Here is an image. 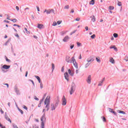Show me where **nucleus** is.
<instances>
[{
	"mask_svg": "<svg viewBox=\"0 0 128 128\" xmlns=\"http://www.w3.org/2000/svg\"><path fill=\"white\" fill-rule=\"evenodd\" d=\"M50 96H47L44 102V104H46V108H50Z\"/></svg>",
	"mask_w": 128,
	"mask_h": 128,
	"instance_id": "1",
	"label": "nucleus"
},
{
	"mask_svg": "<svg viewBox=\"0 0 128 128\" xmlns=\"http://www.w3.org/2000/svg\"><path fill=\"white\" fill-rule=\"evenodd\" d=\"M76 88V85L74 82H72L71 85L70 90V95L72 94L74 92Z\"/></svg>",
	"mask_w": 128,
	"mask_h": 128,
	"instance_id": "2",
	"label": "nucleus"
},
{
	"mask_svg": "<svg viewBox=\"0 0 128 128\" xmlns=\"http://www.w3.org/2000/svg\"><path fill=\"white\" fill-rule=\"evenodd\" d=\"M46 114H44L40 118L41 122V128H44V122H46Z\"/></svg>",
	"mask_w": 128,
	"mask_h": 128,
	"instance_id": "3",
	"label": "nucleus"
},
{
	"mask_svg": "<svg viewBox=\"0 0 128 128\" xmlns=\"http://www.w3.org/2000/svg\"><path fill=\"white\" fill-rule=\"evenodd\" d=\"M70 57L68 56H66V61L67 62H70V64H72V62H76V59L74 56L72 57V60H70Z\"/></svg>",
	"mask_w": 128,
	"mask_h": 128,
	"instance_id": "4",
	"label": "nucleus"
},
{
	"mask_svg": "<svg viewBox=\"0 0 128 128\" xmlns=\"http://www.w3.org/2000/svg\"><path fill=\"white\" fill-rule=\"evenodd\" d=\"M64 76L65 80H66L67 82H68V80H70V79L68 78L70 75H68V72H66L64 74Z\"/></svg>",
	"mask_w": 128,
	"mask_h": 128,
	"instance_id": "5",
	"label": "nucleus"
},
{
	"mask_svg": "<svg viewBox=\"0 0 128 128\" xmlns=\"http://www.w3.org/2000/svg\"><path fill=\"white\" fill-rule=\"evenodd\" d=\"M66 99L64 96L62 98V105L66 106Z\"/></svg>",
	"mask_w": 128,
	"mask_h": 128,
	"instance_id": "6",
	"label": "nucleus"
},
{
	"mask_svg": "<svg viewBox=\"0 0 128 128\" xmlns=\"http://www.w3.org/2000/svg\"><path fill=\"white\" fill-rule=\"evenodd\" d=\"M10 68V66L4 64L3 66H2V70L4 68V70H8Z\"/></svg>",
	"mask_w": 128,
	"mask_h": 128,
	"instance_id": "7",
	"label": "nucleus"
},
{
	"mask_svg": "<svg viewBox=\"0 0 128 128\" xmlns=\"http://www.w3.org/2000/svg\"><path fill=\"white\" fill-rule=\"evenodd\" d=\"M14 90H15V92H16L18 96H20V90H18V87H16V86L14 87Z\"/></svg>",
	"mask_w": 128,
	"mask_h": 128,
	"instance_id": "8",
	"label": "nucleus"
},
{
	"mask_svg": "<svg viewBox=\"0 0 128 128\" xmlns=\"http://www.w3.org/2000/svg\"><path fill=\"white\" fill-rule=\"evenodd\" d=\"M68 73L71 76H74V72L72 71L70 69L68 70Z\"/></svg>",
	"mask_w": 128,
	"mask_h": 128,
	"instance_id": "9",
	"label": "nucleus"
},
{
	"mask_svg": "<svg viewBox=\"0 0 128 128\" xmlns=\"http://www.w3.org/2000/svg\"><path fill=\"white\" fill-rule=\"evenodd\" d=\"M94 60V58H92V57H90V58L87 59L88 62H89L90 64Z\"/></svg>",
	"mask_w": 128,
	"mask_h": 128,
	"instance_id": "10",
	"label": "nucleus"
},
{
	"mask_svg": "<svg viewBox=\"0 0 128 128\" xmlns=\"http://www.w3.org/2000/svg\"><path fill=\"white\" fill-rule=\"evenodd\" d=\"M86 82H88V84H90L91 82H92V76L90 75L86 80Z\"/></svg>",
	"mask_w": 128,
	"mask_h": 128,
	"instance_id": "11",
	"label": "nucleus"
},
{
	"mask_svg": "<svg viewBox=\"0 0 128 128\" xmlns=\"http://www.w3.org/2000/svg\"><path fill=\"white\" fill-rule=\"evenodd\" d=\"M50 12H54V9L47 10V11H46L47 14H50Z\"/></svg>",
	"mask_w": 128,
	"mask_h": 128,
	"instance_id": "12",
	"label": "nucleus"
},
{
	"mask_svg": "<svg viewBox=\"0 0 128 128\" xmlns=\"http://www.w3.org/2000/svg\"><path fill=\"white\" fill-rule=\"evenodd\" d=\"M5 118L6 120L8 122H10V124H12V120L8 118V114H5Z\"/></svg>",
	"mask_w": 128,
	"mask_h": 128,
	"instance_id": "13",
	"label": "nucleus"
},
{
	"mask_svg": "<svg viewBox=\"0 0 128 128\" xmlns=\"http://www.w3.org/2000/svg\"><path fill=\"white\" fill-rule=\"evenodd\" d=\"M58 104H60V99L58 98L56 100V102L55 103V104H54L55 106V108H58Z\"/></svg>",
	"mask_w": 128,
	"mask_h": 128,
	"instance_id": "14",
	"label": "nucleus"
},
{
	"mask_svg": "<svg viewBox=\"0 0 128 128\" xmlns=\"http://www.w3.org/2000/svg\"><path fill=\"white\" fill-rule=\"evenodd\" d=\"M72 62L74 64V66L76 68H78V63H76V60H75V61Z\"/></svg>",
	"mask_w": 128,
	"mask_h": 128,
	"instance_id": "15",
	"label": "nucleus"
},
{
	"mask_svg": "<svg viewBox=\"0 0 128 128\" xmlns=\"http://www.w3.org/2000/svg\"><path fill=\"white\" fill-rule=\"evenodd\" d=\"M69 38H68V36H66L63 39V42H68V40Z\"/></svg>",
	"mask_w": 128,
	"mask_h": 128,
	"instance_id": "16",
	"label": "nucleus"
},
{
	"mask_svg": "<svg viewBox=\"0 0 128 128\" xmlns=\"http://www.w3.org/2000/svg\"><path fill=\"white\" fill-rule=\"evenodd\" d=\"M50 106H51V110H56V106L54 105V104H50Z\"/></svg>",
	"mask_w": 128,
	"mask_h": 128,
	"instance_id": "17",
	"label": "nucleus"
},
{
	"mask_svg": "<svg viewBox=\"0 0 128 128\" xmlns=\"http://www.w3.org/2000/svg\"><path fill=\"white\" fill-rule=\"evenodd\" d=\"M34 76L36 78V80H38L39 84H40L42 82L40 80V76Z\"/></svg>",
	"mask_w": 128,
	"mask_h": 128,
	"instance_id": "18",
	"label": "nucleus"
},
{
	"mask_svg": "<svg viewBox=\"0 0 128 128\" xmlns=\"http://www.w3.org/2000/svg\"><path fill=\"white\" fill-rule=\"evenodd\" d=\"M90 18H91L93 22H96V17L92 15V16H90Z\"/></svg>",
	"mask_w": 128,
	"mask_h": 128,
	"instance_id": "19",
	"label": "nucleus"
},
{
	"mask_svg": "<svg viewBox=\"0 0 128 128\" xmlns=\"http://www.w3.org/2000/svg\"><path fill=\"white\" fill-rule=\"evenodd\" d=\"M117 112H118V114H126V112H124V111L122 110H116Z\"/></svg>",
	"mask_w": 128,
	"mask_h": 128,
	"instance_id": "20",
	"label": "nucleus"
},
{
	"mask_svg": "<svg viewBox=\"0 0 128 128\" xmlns=\"http://www.w3.org/2000/svg\"><path fill=\"white\" fill-rule=\"evenodd\" d=\"M104 82V78L102 80V81L100 82L98 86H102V82Z\"/></svg>",
	"mask_w": 128,
	"mask_h": 128,
	"instance_id": "21",
	"label": "nucleus"
},
{
	"mask_svg": "<svg viewBox=\"0 0 128 128\" xmlns=\"http://www.w3.org/2000/svg\"><path fill=\"white\" fill-rule=\"evenodd\" d=\"M42 26H44L43 24H38V26H37V28L40 30V29L42 28Z\"/></svg>",
	"mask_w": 128,
	"mask_h": 128,
	"instance_id": "22",
	"label": "nucleus"
},
{
	"mask_svg": "<svg viewBox=\"0 0 128 128\" xmlns=\"http://www.w3.org/2000/svg\"><path fill=\"white\" fill-rule=\"evenodd\" d=\"M4 58H5L6 62H10V59L8 58V57L6 56H4Z\"/></svg>",
	"mask_w": 128,
	"mask_h": 128,
	"instance_id": "23",
	"label": "nucleus"
},
{
	"mask_svg": "<svg viewBox=\"0 0 128 128\" xmlns=\"http://www.w3.org/2000/svg\"><path fill=\"white\" fill-rule=\"evenodd\" d=\"M110 62H112V64H114V58H111L110 60Z\"/></svg>",
	"mask_w": 128,
	"mask_h": 128,
	"instance_id": "24",
	"label": "nucleus"
},
{
	"mask_svg": "<svg viewBox=\"0 0 128 128\" xmlns=\"http://www.w3.org/2000/svg\"><path fill=\"white\" fill-rule=\"evenodd\" d=\"M90 4H92V6H94V0H91L90 1Z\"/></svg>",
	"mask_w": 128,
	"mask_h": 128,
	"instance_id": "25",
	"label": "nucleus"
},
{
	"mask_svg": "<svg viewBox=\"0 0 128 128\" xmlns=\"http://www.w3.org/2000/svg\"><path fill=\"white\" fill-rule=\"evenodd\" d=\"M110 48H113L114 50H115L116 52H118V48H116V47L115 46L113 47H110Z\"/></svg>",
	"mask_w": 128,
	"mask_h": 128,
	"instance_id": "26",
	"label": "nucleus"
},
{
	"mask_svg": "<svg viewBox=\"0 0 128 128\" xmlns=\"http://www.w3.org/2000/svg\"><path fill=\"white\" fill-rule=\"evenodd\" d=\"M113 36H114V38H116L118 36V34H116V33H114L113 34Z\"/></svg>",
	"mask_w": 128,
	"mask_h": 128,
	"instance_id": "27",
	"label": "nucleus"
},
{
	"mask_svg": "<svg viewBox=\"0 0 128 128\" xmlns=\"http://www.w3.org/2000/svg\"><path fill=\"white\" fill-rule=\"evenodd\" d=\"M18 110H19L21 114H24V111L22 110L20 108H18Z\"/></svg>",
	"mask_w": 128,
	"mask_h": 128,
	"instance_id": "28",
	"label": "nucleus"
},
{
	"mask_svg": "<svg viewBox=\"0 0 128 128\" xmlns=\"http://www.w3.org/2000/svg\"><path fill=\"white\" fill-rule=\"evenodd\" d=\"M108 110H109L110 112H114V109L108 108Z\"/></svg>",
	"mask_w": 128,
	"mask_h": 128,
	"instance_id": "29",
	"label": "nucleus"
},
{
	"mask_svg": "<svg viewBox=\"0 0 128 128\" xmlns=\"http://www.w3.org/2000/svg\"><path fill=\"white\" fill-rule=\"evenodd\" d=\"M114 9V6H109V10H112Z\"/></svg>",
	"mask_w": 128,
	"mask_h": 128,
	"instance_id": "30",
	"label": "nucleus"
},
{
	"mask_svg": "<svg viewBox=\"0 0 128 128\" xmlns=\"http://www.w3.org/2000/svg\"><path fill=\"white\" fill-rule=\"evenodd\" d=\"M10 38L8 39L6 42L4 44V46H8V44L10 42Z\"/></svg>",
	"mask_w": 128,
	"mask_h": 128,
	"instance_id": "31",
	"label": "nucleus"
},
{
	"mask_svg": "<svg viewBox=\"0 0 128 128\" xmlns=\"http://www.w3.org/2000/svg\"><path fill=\"white\" fill-rule=\"evenodd\" d=\"M11 22H16L17 20L16 18L11 19L10 20Z\"/></svg>",
	"mask_w": 128,
	"mask_h": 128,
	"instance_id": "32",
	"label": "nucleus"
},
{
	"mask_svg": "<svg viewBox=\"0 0 128 128\" xmlns=\"http://www.w3.org/2000/svg\"><path fill=\"white\" fill-rule=\"evenodd\" d=\"M52 72H54V63H52Z\"/></svg>",
	"mask_w": 128,
	"mask_h": 128,
	"instance_id": "33",
	"label": "nucleus"
},
{
	"mask_svg": "<svg viewBox=\"0 0 128 128\" xmlns=\"http://www.w3.org/2000/svg\"><path fill=\"white\" fill-rule=\"evenodd\" d=\"M90 63H89L88 62L86 63V64L85 65V68H86L88 66H90Z\"/></svg>",
	"mask_w": 128,
	"mask_h": 128,
	"instance_id": "34",
	"label": "nucleus"
},
{
	"mask_svg": "<svg viewBox=\"0 0 128 128\" xmlns=\"http://www.w3.org/2000/svg\"><path fill=\"white\" fill-rule=\"evenodd\" d=\"M76 30H74V31L71 32V33L70 34V36H72V34H76Z\"/></svg>",
	"mask_w": 128,
	"mask_h": 128,
	"instance_id": "35",
	"label": "nucleus"
},
{
	"mask_svg": "<svg viewBox=\"0 0 128 128\" xmlns=\"http://www.w3.org/2000/svg\"><path fill=\"white\" fill-rule=\"evenodd\" d=\"M118 6H122V2L118 1Z\"/></svg>",
	"mask_w": 128,
	"mask_h": 128,
	"instance_id": "36",
	"label": "nucleus"
},
{
	"mask_svg": "<svg viewBox=\"0 0 128 128\" xmlns=\"http://www.w3.org/2000/svg\"><path fill=\"white\" fill-rule=\"evenodd\" d=\"M57 24H58L56 23V22H53V24H52V26H56Z\"/></svg>",
	"mask_w": 128,
	"mask_h": 128,
	"instance_id": "37",
	"label": "nucleus"
},
{
	"mask_svg": "<svg viewBox=\"0 0 128 128\" xmlns=\"http://www.w3.org/2000/svg\"><path fill=\"white\" fill-rule=\"evenodd\" d=\"M61 72H64V66H62Z\"/></svg>",
	"mask_w": 128,
	"mask_h": 128,
	"instance_id": "38",
	"label": "nucleus"
},
{
	"mask_svg": "<svg viewBox=\"0 0 128 128\" xmlns=\"http://www.w3.org/2000/svg\"><path fill=\"white\" fill-rule=\"evenodd\" d=\"M24 30L26 31V34H30V32L28 31V28H24Z\"/></svg>",
	"mask_w": 128,
	"mask_h": 128,
	"instance_id": "39",
	"label": "nucleus"
},
{
	"mask_svg": "<svg viewBox=\"0 0 128 128\" xmlns=\"http://www.w3.org/2000/svg\"><path fill=\"white\" fill-rule=\"evenodd\" d=\"M64 8L65 10H68V8H70V6H68V5L66 6Z\"/></svg>",
	"mask_w": 128,
	"mask_h": 128,
	"instance_id": "40",
	"label": "nucleus"
},
{
	"mask_svg": "<svg viewBox=\"0 0 128 128\" xmlns=\"http://www.w3.org/2000/svg\"><path fill=\"white\" fill-rule=\"evenodd\" d=\"M29 82H31L34 86L35 84H34V80H29Z\"/></svg>",
	"mask_w": 128,
	"mask_h": 128,
	"instance_id": "41",
	"label": "nucleus"
},
{
	"mask_svg": "<svg viewBox=\"0 0 128 128\" xmlns=\"http://www.w3.org/2000/svg\"><path fill=\"white\" fill-rule=\"evenodd\" d=\"M96 60L98 62H100V59L98 58H96Z\"/></svg>",
	"mask_w": 128,
	"mask_h": 128,
	"instance_id": "42",
	"label": "nucleus"
},
{
	"mask_svg": "<svg viewBox=\"0 0 128 128\" xmlns=\"http://www.w3.org/2000/svg\"><path fill=\"white\" fill-rule=\"evenodd\" d=\"M112 113L114 114V116H118V114H116V111H112Z\"/></svg>",
	"mask_w": 128,
	"mask_h": 128,
	"instance_id": "43",
	"label": "nucleus"
},
{
	"mask_svg": "<svg viewBox=\"0 0 128 128\" xmlns=\"http://www.w3.org/2000/svg\"><path fill=\"white\" fill-rule=\"evenodd\" d=\"M102 120H103V122H106V118L104 116H103Z\"/></svg>",
	"mask_w": 128,
	"mask_h": 128,
	"instance_id": "44",
	"label": "nucleus"
},
{
	"mask_svg": "<svg viewBox=\"0 0 128 128\" xmlns=\"http://www.w3.org/2000/svg\"><path fill=\"white\" fill-rule=\"evenodd\" d=\"M91 38H96V35L94 34H92V36H90Z\"/></svg>",
	"mask_w": 128,
	"mask_h": 128,
	"instance_id": "45",
	"label": "nucleus"
},
{
	"mask_svg": "<svg viewBox=\"0 0 128 128\" xmlns=\"http://www.w3.org/2000/svg\"><path fill=\"white\" fill-rule=\"evenodd\" d=\"M12 126L14 128H18V126H16V124H13Z\"/></svg>",
	"mask_w": 128,
	"mask_h": 128,
	"instance_id": "46",
	"label": "nucleus"
},
{
	"mask_svg": "<svg viewBox=\"0 0 128 128\" xmlns=\"http://www.w3.org/2000/svg\"><path fill=\"white\" fill-rule=\"evenodd\" d=\"M23 108H24V110H28V107L24 105L23 106Z\"/></svg>",
	"mask_w": 128,
	"mask_h": 128,
	"instance_id": "47",
	"label": "nucleus"
},
{
	"mask_svg": "<svg viewBox=\"0 0 128 128\" xmlns=\"http://www.w3.org/2000/svg\"><path fill=\"white\" fill-rule=\"evenodd\" d=\"M74 44H72L70 46V48L71 50H72L74 48Z\"/></svg>",
	"mask_w": 128,
	"mask_h": 128,
	"instance_id": "48",
	"label": "nucleus"
},
{
	"mask_svg": "<svg viewBox=\"0 0 128 128\" xmlns=\"http://www.w3.org/2000/svg\"><path fill=\"white\" fill-rule=\"evenodd\" d=\"M34 100H39L40 99L36 97V96H34Z\"/></svg>",
	"mask_w": 128,
	"mask_h": 128,
	"instance_id": "49",
	"label": "nucleus"
},
{
	"mask_svg": "<svg viewBox=\"0 0 128 128\" xmlns=\"http://www.w3.org/2000/svg\"><path fill=\"white\" fill-rule=\"evenodd\" d=\"M40 88H44V85L42 84V82L40 84Z\"/></svg>",
	"mask_w": 128,
	"mask_h": 128,
	"instance_id": "50",
	"label": "nucleus"
},
{
	"mask_svg": "<svg viewBox=\"0 0 128 128\" xmlns=\"http://www.w3.org/2000/svg\"><path fill=\"white\" fill-rule=\"evenodd\" d=\"M76 44L78 47L80 46V44H82L79 42H77Z\"/></svg>",
	"mask_w": 128,
	"mask_h": 128,
	"instance_id": "51",
	"label": "nucleus"
},
{
	"mask_svg": "<svg viewBox=\"0 0 128 128\" xmlns=\"http://www.w3.org/2000/svg\"><path fill=\"white\" fill-rule=\"evenodd\" d=\"M3 84H4V86H6L7 88H8V86H9L8 84L4 83Z\"/></svg>",
	"mask_w": 128,
	"mask_h": 128,
	"instance_id": "52",
	"label": "nucleus"
},
{
	"mask_svg": "<svg viewBox=\"0 0 128 128\" xmlns=\"http://www.w3.org/2000/svg\"><path fill=\"white\" fill-rule=\"evenodd\" d=\"M32 128H38V126H37L36 125H34L32 126Z\"/></svg>",
	"mask_w": 128,
	"mask_h": 128,
	"instance_id": "53",
	"label": "nucleus"
},
{
	"mask_svg": "<svg viewBox=\"0 0 128 128\" xmlns=\"http://www.w3.org/2000/svg\"><path fill=\"white\" fill-rule=\"evenodd\" d=\"M0 112H1V114H4V110H2V108H0Z\"/></svg>",
	"mask_w": 128,
	"mask_h": 128,
	"instance_id": "54",
	"label": "nucleus"
},
{
	"mask_svg": "<svg viewBox=\"0 0 128 128\" xmlns=\"http://www.w3.org/2000/svg\"><path fill=\"white\" fill-rule=\"evenodd\" d=\"M62 24V21L58 20L57 22V24Z\"/></svg>",
	"mask_w": 128,
	"mask_h": 128,
	"instance_id": "55",
	"label": "nucleus"
},
{
	"mask_svg": "<svg viewBox=\"0 0 128 128\" xmlns=\"http://www.w3.org/2000/svg\"><path fill=\"white\" fill-rule=\"evenodd\" d=\"M4 22H6L7 24L10 23V21L6 20H4Z\"/></svg>",
	"mask_w": 128,
	"mask_h": 128,
	"instance_id": "56",
	"label": "nucleus"
},
{
	"mask_svg": "<svg viewBox=\"0 0 128 128\" xmlns=\"http://www.w3.org/2000/svg\"><path fill=\"white\" fill-rule=\"evenodd\" d=\"M28 72L26 71V72L25 76L26 78L28 76Z\"/></svg>",
	"mask_w": 128,
	"mask_h": 128,
	"instance_id": "57",
	"label": "nucleus"
},
{
	"mask_svg": "<svg viewBox=\"0 0 128 128\" xmlns=\"http://www.w3.org/2000/svg\"><path fill=\"white\" fill-rule=\"evenodd\" d=\"M85 30H86V31L88 30V26H86L85 27Z\"/></svg>",
	"mask_w": 128,
	"mask_h": 128,
	"instance_id": "58",
	"label": "nucleus"
},
{
	"mask_svg": "<svg viewBox=\"0 0 128 128\" xmlns=\"http://www.w3.org/2000/svg\"><path fill=\"white\" fill-rule=\"evenodd\" d=\"M41 106H42V103L40 102L39 104H38V108H40Z\"/></svg>",
	"mask_w": 128,
	"mask_h": 128,
	"instance_id": "59",
	"label": "nucleus"
},
{
	"mask_svg": "<svg viewBox=\"0 0 128 128\" xmlns=\"http://www.w3.org/2000/svg\"><path fill=\"white\" fill-rule=\"evenodd\" d=\"M36 8H37L38 12H40V7H38V6H36Z\"/></svg>",
	"mask_w": 128,
	"mask_h": 128,
	"instance_id": "60",
	"label": "nucleus"
},
{
	"mask_svg": "<svg viewBox=\"0 0 128 128\" xmlns=\"http://www.w3.org/2000/svg\"><path fill=\"white\" fill-rule=\"evenodd\" d=\"M15 36H16V38H20V36H18V34H14Z\"/></svg>",
	"mask_w": 128,
	"mask_h": 128,
	"instance_id": "61",
	"label": "nucleus"
},
{
	"mask_svg": "<svg viewBox=\"0 0 128 128\" xmlns=\"http://www.w3.org/2000/svg\"><path fill=\"white\" fill-rule=\"evenodd\" d=\"M44 98H42V100H40V102H41V104H42V102H44Z\"/></svg>",
	"mask_w": 128,
	"mask_h": 128,
	"instance_id": "62",
	"label": "nucleus"
},
{
	"mask_svg": "<svg viewBox=\"0 0 128 128\" xmlns=\"http://www.w3.org/2000/svg\"><path fill=\"white\" fill-rule=\"evenodd\" d=\"M80 18H76V22H78V21H80Z\"/></svg>",
	"mask_w": 128,
	"mask_h": 128,
	"instance_id": "63",
	"label": "nucleus"
},
{
	"mask_svg": "<svg viewBox=\"0 0 128 128\" xmlns=\"http://www.w3.org/2000/svg\"><path fill=\"white\" fill-rule=\"evenodd\" d=\"M16 10H20V8L18 6H16Z\"/></svg>",
	"mask_w": 128,
	"mask_h": 128,
	"instance_id": "64",
	"label": "nucleus"
}]
</instances>
